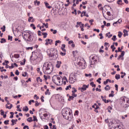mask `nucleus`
<instances>
[{
	"mask_svg": "<svg viewBox=\"0 0 129 129\" xmlns=\"http://www.w3.org/2000/svg\"><path fill=\"white\" fill-rule=\"evenodd\" d=\"M43 72L45 74H51L53 72V64L46 62L44 63L42 68Z\"/></svg>",
	"mask_w": 129,
	"mask_h": 129,
	"instance_id": "1",
	"label": "nucleus"
},
{
	"mask_svg": "<svg viewBox=\"0 0 129 129\" xmlns=\"http://www.w3.org/2000/svg\"><path fill=\"white\" fill-rule=\"evenodd\" d=\"M62 115L65 119H69V117L71 115V109L69 108L63 109L62 110Z\"/></svg>",
	"mask_w": 129,
	"mask_h": 129,
	"instance_id": "2",
	"label": "nucleus"
},
{
	"mask_svg": "<svg viewBox=\"0 0 129 129\" xmlns=\"http://www.w3.org/2000/svg\"><path fill=\"white\" fill-rule=\"evenodd\" d=\"M60 80H61V76L60 75L53 76L52 77L53 82L57 86L61 85L60 84Z\"/></svg>",
	"mask_w": 129,
	"mask_h": 129,
	"instance_id": "3",
	"label": "nucleus"
},
{
	"mask_svg": "<svg viewBox=\"0 0 129 129\" xmlns=\"http://www.w3.org/2000/svg\"><path fill=\"white\" fill-rule=\"evenodd\" d=\"M76 81H77V77L75 74H71L69 79V83H71V84H73L74 83H75Z\"/></svg>",
	"mask_w": 129,
	"mask_h": 129,
	"instance_id": "4",
	"label": "nucleus"
},
{
	"mask_svg": "<svg viewBox=\"0 0 129 129\" xmlns=\"http://www.w3.org/2000/svg\"><path fill=\"white\" fill-rule=\"evenodd\" d=\"M54 52H57V49L55 48H51L47 51V55L49 57H52Z\"/></svg>",
	"mask_w": 129,
	"mask_h": 129,
	"instance_id": "5",
	"label": "nucleus"
},
{
	"mask_svg": "<svg viewBox=\"0 0 129 129\" xmlns=\"http://www.w3.org/2000/svg\"><path fill=\"white\" fill-rule=\"evenodd\" d=\"M24 36L25 37H26V38H28V36H30L31 35H34V33L33 32H32L31 31H29V30H26L24 32Z\"/></svg>",
	"mask_w": 129,
	"mask_h": 129,
	"instance_id": "6",
	"label": "nucleus"
},
{
	"mask_svg": "<svg viewBox=\"0 0 129 129\" xmlns=\"http://www.w3.org/2000/svg\"><path fill=\"white\" fill-rule=\"evenodd\" d=\"M33 35L34 34H31L30 35H29L28 37V39L25 38V37L23 38L25 41H27V42H32L33 40H34V37H33Z\"/></svg>",
	"mask_w": 129,
	"mask_h": 129,
	"instance_id": "7",
	"label": "nucleus"
},
{
	"mask_svg": "<svg viewBox=\"0 0 129 129\" xmlns=\"http://www.w3.org/2000/svg\"><path fill=\"white\" fill-rule=\"evenodd\" d=\"M45 45L46 46H48V45H52V44H53V40L52 39H47L45 40Z\"/></svg>",
	"mask_w": 129,
	"mask_h": 129,
	"instance_id": "8",
	"label": "nucleus"
},
{
	"mask_svg": "<svg viewBox=\"0 0 129 129\" xmlns=\"http://www.w3.org/2000/svg\"><path fill=\"white\" fill-rule=\"evenodd\" d=\"M51 57H52V59L54 60L57 59L58 58V50H56V51L54 52Z\"/></svg>",
	"mask_w": 129,
	"mask_h": 129,
	"instance_id": "9",
	"label": "nucleus"
},
{
	"mask_svg": "<svg viewBox=\"0 0 129 129\" xmlns=\"http://www.w3.org/2000/svg\"><path fill=\"white\" fill-rule=\"evenodd\" d=\"M89 87V85H83V87L81 88V92H83V91H85L86 90L87 88H88Z\"/></svg>",
	"mask_w": 129,
	"mask_h": 129,
	"instance_id": "10",
	"label": "nucleus"
},
{
	"mask_svg": "<svg viewBox=\"0 0 129 129\" xmlns=\"http://www.w3.org/2000/svg\"><path fill=\"white\" fill-rule=\"evenodd\" d=\"M126 104L123 106V107L126 108V107H128L129 106V99H126Z\"/></svg>",
	"mask_w": 129,
	"mask_h": 129,
	"instance_id": "11",
	"label": "nucleus"
},
{
	"mask_svg": "<svg viewBox=\"0 0 129 129\" xmlns=\"http://www.w3.org/2000/svg\"><path fill=\"white\" fill-rule=\"evenodd\" d=\"M124 53H125V52H124V51H122L121 55L118 56V57L117 58V60H119L120 59V58H123V56H124Z\"/></svg>",
	"mask_w": 129,
	"mask_h": 129,
	"instance_id": "12",
	"label": "nucleus"
},
{
	"mask_svg": "<svg viewBox=\"0 0 129 129\" xmlns=\"http://www.w3.org/2000/svg\"><path fill=\"white\" fill-rule=\"evenodd\" d=\"M122 22V20L121 19H119L117 21L114 22L113 24V26H114V27H115V25H117V24H120V23Z\"/></svg>",
	"mask_w": 129,
	"mask_h": 129,
	"instance_id": "13",
	"label": "nucleus"
},
{
	"mask_svg": "<svg viewBox=\"0 0 129 129\" xmlns=\"http://www.w3.org/2000/svg\"><path fill=\"white\" fill-rule=\"evenodd\" d=\"M61 63L62 62L60 61H57V64H56V67L57 68H60Z\"/></svg>",
	"mask_w": 129,
	"mask_h": 129,
	"instance_id": "14",
	"label": "nucleus"
},
{
	"mask_svg": "<svg viewBox=\"0 0 129 129\" xmlns=\"http://www.w3.org/2000/svg\"><path fill=\"white\" fill-rule=\"evenodd\" d=\"M104 89L105 90H106V91H108V90H110V87L109 86V85H107L104 88Z\"/></svg>",
	"mask_w": 129,
	"mask_h": 129,
	"instance_id": "15",
	"label": "nucleus"
},
{
	"mask_svg": "<svg viewBox=\"0 0 129 129\" xmlns=\"http://www.w3.org/2000/svg\"><path fill=\"white\" fill-rule=\"evenodd\" d=\"M123 32L124 33V34H123L124 37H126V36H128V34H127V31H126V30L124 29Z\"/></svg>",
	"mask_w": 129,
	"mask_h": 129,
	"instance_id": "16",
	"label": "nucleus"
},
{
	"mask_svg": "<svg viewBox=\"0 0 129 129\" xmlns=\"http://www.w3.org/2000/svg\"><path fill=\"white\" fill-rule=\"evenodd\" d=\"M44 4H45L46 8H47V9H51V8H52V6H49V3L44 2Z\"/></svg>",
	"mask_w": 129,
	"mask_h": 129,
	"instance_id": "17",
	"label": "nucleus"
},
{
	"mask_svg": "<svg viewBox=\"0 0 129 129\" xmlns=\"http://www.w3.org/2000/svg\"><path fill=\"white\" fill-rule=\"evenodd\" d=\"M27 120L28 121V122H32V121H33V117H30L27 119Z\"/></svg>",
	"mask_w": 129,
	"mask_h": 129,
	"instance_id": "18",
	"label": "nucleus"
},
{
	"mask_svg": "<svg viewBox=\"0 0 129 129\" xmlns=\"http://www.w3.org/2000/svg\"><path fill=\"white\" fill-rule=\"evenodd\" d=\"M115 79L118 80V79H120V75L116 74L115 76Z\"/></svg>",
	"mask_w": 129,
	"mask_h": 129,
	"instance_id": "19",
	"label": "nucleus"
},
{
	"mask_svg": "<svg viewBox=\"0 0 129 129\" xmlns=\"http://www.w3.org/2000/svg\"><path fill=\"white\" fill-rule=\"evenodd\" d=\"M50 31L52 32V34H53L54 35H55V34H57V31L56 30H54V29H51Z\"/></svg>",
	"mask_w": 129,
	"mask_h": 129,
	"instance_id": "20",
	"label": "nucleus"
},
{
	"mask_svg": "<svg viewBox=\"0 0 129 129\" xmlns=\"http://www.w3.org/2000/svg\"><path fill=\"white\" fill-rule=\"evenodd\" d=\"M14 58L18 59L20 58V54H15L14 55Z\"/></svg>",
	"mask_w": 129,
	"mask_h": 129,
	"instance_id": "21",
	"label": "nucleus"
},
{
	"mask_svg": "<svg viewBox=\"0 0 129 129\" xmlns=\"http://www.w3.org/2000/svg\"><path fill=\"white\" fill-rule=\"evenodd\" d=\"M42 34L43 35V38H47V36L48 35L47 32H42Z\"/></svg>",
	"mask_w": 129,
	"mask_h": 129,
	"instance_id": "22",
	"label": "nucleus"
},
{
	"mask_svg": "<svg viewBox=\"0 0 129 129\" xmlns=\"http://www.w3.org/2000/svg\"><path fill=\"white\" fill-rule=\"evenodd\" d=\"M58 44H61V41L60 40L55 41V46H58Z\"/></svg>",
	"mask_w": 129,
	"mask_h": 129,
	"instance_id": "23",
	"label": "nucleus"
},
{
	"mask_svg": "<svg viewBox=\"0 0 129 129\" xmlns=\"http://www.w3.org/2000/svg\"><path fill=\"white\" fill-rule=\"evenodd\" d=\"M11 122L12 123L11 124V125H15L17 123V122H15V119H13L11 120Z\"/></svg>",
	"mask_w": 129,
	"mask_h": 129,
	"instance_id": "24",
	"label": "nucleus"
},
{
	"mask_svg": "<svg viewBox=\"0 0 129 129\" xmlns=\"http://www.w3.org/2000/svg\"><path fill=\"white\" fill-rule=\"evenodd\" d=\"M36 80L37 82H42L43 81V80L40 77L37 78Z\"/></svg>",
	"mask_w": 129,
	"mask_h": 129,
	"instance_id": "25",
	"label": "nucleus"
},
{
	"mask_svg": "<svg viewBox=\"0 0 129 129\" xmlns=\"http://www.w3.org/2000/svg\"><path fill=\"white\" fill-rule=\"evenodd\" d=\"M90 85H91V86H92V87H96V85H95L94 84V82H92L90 83Z\"/></svg>",
	"mask_w": 129,
	"mask_h": 129,
	"instance_id": "26",
	"label": "nucleus"
},
{
	"mask_svg": "<svg viewBox=\"0 0 129 129\" xmlns=\"http://www.w3.org/2000/svg\"><path fill=\"white\" fill-rule=\"evenodd\" d=\"M6 39L2 38L1 41H0V43H1V44H3V43H6Z\"/></svg>",
	"mask_w": 129,
	"mask_h": 129,
	"instance_id": "27",
	"label": "nucleus"
},
{
	"mask_svg": "<svg viewBox=\"0 0 129 129\" xmlns=\"http://www.w3.org/2000/svg\"><path fill=\"white\" fill-rule=\"evenodd\" d=\"M6 108H8V109H11L12 107H13V104H10V106H8V105H6Z\"/></svg>",
	"mask_w": 129,
	"mask_h": 129,
	"instance_id": "28",
	"label": "nucleus"
},
{
	"mask_svg": "<svg viewBox=\"0 0 129 129\" xmlns=\"http://www.w3.org/2000/svg\"><path fill=\"white\" fill-rule=\"evenodd\" d=\"M23 111H29V108L28 107V106H25V109H23Z\"/></svg>",
	"mask_w": 129,
	"mask_h": 129,
	"instance_id": "29",
	"label": "nucleus"
},
{
	"mask_svg": "<svg viewBox=\"0 0 129 129\" xmlns=\"http://www.w3.org/2000/svg\"><path fill=\"white\" fill-rule=\"evenodd\" d=\"M1 29L2 30V32H6V26H3V27L1 28Z\"/></svg>",
	"mask_w": 129,
	"mask_h": 129,
	"instance_id": "30",
	"label": "nucleus"
},
{
	"mask_svg": "<svg viewBox=\"0 0 129 129\" xmlns=\"http://www.w3.org/2000/svg\"><path fill=\"white\" fill-rule=\"evenodd\" d=\"M118 33V36L119 37V38H121V36H122V33L120 31H119Z\"/></svg>",
	"mask_w": 129,
	"mask_h": 129,
	"instance_id": "31",
	"label": "nucleus"
},
{
	"mask_svg": "<svg viewBox=\"0 0 129 129\" xmlns=\"http://www.w3.org/2000/svg\"><path fill=\"white\" fill-rule=\"evenodd\" d=\"M69 97L68 99L69 101H71V100H73V99L74 98L72 96H69Z\"/></svg>",
	"mask_w": 129,
	"mask_h": 129,
	"instance_id": "32",
	"label": "nucleus"
},
{
	"mask_svg": "<svg viewBox=\"0 0 129 129\" xmlns=\"http://www.w3.org/2000/svg\"><path fill=\"white\" fill-rule=\"evenodd\" d=\"M10 114L11 115L10 116V118H13L14 117V114H15V113L13 112H11Z\"/></svg>",
	"mask_w": 129,
	"mask_h": 129,
	"instance_id": "33",
	"label": "nucleus"
},
{
	"mask_svg": "<svg viewBox=\"0 0 129 129\" xmlns=\"http://www.w3.org/2000/svg\"><path fill=\"white\" fill-rule=\"evenodd\" d=\"M117 4L118 5H122V1L121 0H118L117 1Z\"/></svg>",
	"mask_w": 129,
	"mask_h": 129,
	"instance_id": "34",
	"label": "nucleus"
},
{
	"mask_svg": "<svg viewBox=\"0 0 129 129\" xmlns=\"http://www.w3.org/2000/svg\"><path fill=\"white\" fill-rule=\"evenodd\" d=\"M112 40L113 41V42H115L116 40V36L115 35L113 36V37L112 38Z\"/></svg>",
	"mask_w": 129,
	"mask_h": 129,
	"instance_id": "35",
	"label": "nucleus"
},
{
	"mask_svg": "<svg viewBox=\"0 0 129 129\" xmlns=\"http://www.w3.org/2000/svg\"><path fill=\"white\" fill-rule=\"evenodd\" d=\"M30 27L33 28V30H36V26H35V25L34 24H31L30 25Z\"/></svg>",
	"mask_w": 129,
	"mask_h": 129,
	"instance_id": "36",
	"label": "nucleus"
},
{
	"mask_svg": "<svg viewBox=\"0 0 129 129\" xmlns=\"http://www.w3.org/2000/svg\"><path fill=\"white\" fill-rule=\"evenodd\" d=\"M73 91H72V93L77 92V90L75 87L72 88Z\"/></svg>",
	"mask_w": 129,
	"mask_h": 129,
	"instance_id": "37",
	"label": "nucleus"
},
{
	"mask_svg": "<svg viewBox=\"0 0 129 129\" xmlns=\"http://www.w3.org/2000/svg\"><path fill=\"white\" fill-rule=\"evenodd\" d=\"M108 81H109V79H107V80H106V81H104V82H103V84H104V85H106L108 83Z\"/></svg>",
	"mask_w": 129,
	"mask_h": 129,
	"instance_id": "38",
	"label": "nucleus"
},
{
	"mask_svg": "<svg viewBox=\"0 0 129 129\" xmlns=\"http://www.w3.org/2000/svg\"><path fill=\"white\" fill-rule=\"evenodd\" d=\"M74 11L72 12V14H75V15L76 16V15H77V10H76V9H74Z\"/></svg>",
	"mask_w": 129,
	"mask_h": 129,
	"instance_id": "39",
	"label": "nucleus"
},
{
	"mask_svg": "<svg viewBox=\"0 0 129 129\" xmlns=\"http://www.w3.org/2000/svg\"><path fill=\"white\" fill-rule=\"evenodd\" d=\"M33 121H38V119H37V117L36 116H33Z\"/></svg>",
	"mask_w": 129,
	"mask_h": 129,
	"instance_id": "40",
	"label": "nucleus"
},
{
	"mask_svg": "<svg viewBox=\"0 0 129 129\" xmlns=\"http://www.w3.org/2000/svg\"><path fill=\"white\" fill-rule=\"evenodd\" d=\"M8 40L10 41H13V36H11L10 35L8 36Z\"/></svg>",
	"mask_w": 129,
	"mask_h": 129,
	"instance_id": "41",
	"label": "nucleus"
},
{
	"mask_svg": "<svg viewBox=\"0 0 129 129\" xmlns=\"http://www.w3.org/2000/svg\"><path fill=\"white\" fill-rule=\"evenodd\" d=\"M72 96H73V98H74V97H77V94H76L75 93H72Z\"/></svg>",
	"mask_w": 129,
	"mask_h": 129,
	"instance_id": "42",
	"label": "nucleus"
},
{
	"mask_svg": "<svg viewBox=\"0 0 129 129\" xmlns=\"http://www.w3.org/2000/svg\"><path fill=\"white\" fill-rule=\"evenodd\" d=\"M85 76H86V77H88V76H89L90 77H91L92 75L91 74H85Z\"/></svg>",
	"mask_w": 129,
	"mask_h": 129,
	"instance_id": "43",
	"label": "nucleus"
},
{
	"mask_svg": "<svg viewBox=\"0 0 129 129\" xmlns=\"http://www.w3.org/2000/svg\"><path fill=\"white\" fill-rule=\"evenodd\" d=\"M16 75L19 76L20 75V72H19V71L17 70L15 72Z\"/></svg>",
	"mask_w": 129,
	"mask_h": 129,
	"instance_id": "44",
	"label": "nucleus"
},
{
	"mask_svg": "<svg viewBox=\"0 0 129 129\" xmlns=\"http://www.w3.org/2000/svg\"><path fill=\"white\" fill-rule=\"evenodd\" d=\"M10 122V120H7L4 121L5 124H9V122Z\"/></svg>",
	"mask_w": 129,
	"mask_h": 129,
	"instance_id": "45",
	"label": "nucleus"
},
{
	"mask_svg": "<svg viewBox=\"0 0 129 129\" xmlns=\"http://www.w3.org/2000/svg\"><path fill=\"white\" fill-rule=\"evenodd\" d=\"M21 65H25L26 64V59H24L23 62H21Z\"/></svg>",
	"mask_w": 129,
	"mask_h": 129,
	"instance_id": "46",
	"label": "nucleus"
},
{
	"mask_svg": "<svg viewBox=\"0 0 129 129\" xmlns=\"http://www.w3.org/2000/svg\"><path fill=\"white\" fill-rule=\"evenodd\" d=\"M35 103V106H39L40 105V103L38 102V101H36Z\"/></svg>",
	"mask_w": 129,
	"mask_h": 129,
	"instance_id": "47",
	"label": "nucleus"
},
{
	"mask_svg": "<svg viewBox=\"0 0 129 129\" xmlns=\"http://www.w3.org/2000/svg\"><path fill=\"white\" fill-rule=\"evenodd\" d=\"M27 75H28V73H27V72H25L24 74H22V76H23V77H26V76H27Z\"/></svg>",
	"mask_w": 129,
	"mask_h": 129,
	"instance_id": "48",
	"label": "nucleus"
},
{
	"mask_svg": "<svg viewBox=\"0 0 129 129\" xmlns=\"http://www.w3.org/2000/svg\"><path fill=\"white\" fill-rule=\"evenodd\" d=\"M69 88H71V85H69L66 88V90H68Z\"/></svg>",
	"mask_w": 129,
	"mask_h": 129,
	"instance_id": "49",
	"label": "nucleus"
},
{
	"mask_svg": "<svg viewBox=\"0 0 129 129\" xmlns=\"http://www.w3.org/2000/svg\"><path fill=\"white\" fill-rule=\"evenodd\" d=\"M100 80H101V78H99L98 79V80H97V82H98V84H100V83H101V82L100 81Z\"/></svg>",
	"mask_w": 129,
	"mask_h": 129,
	"instance_id": "50",
	"label": "nucleus"
},
{
	"mask_svg": "<svg viewBox=\"0 0 129 129\" xmlns=\"http://www.w3.org/2000/svg\"><path fill=\"white\" fill-rule=\"evenodd\" d=\"M115 90L117 91L118 90V86L117 84L115 85Z\"/></svg>",
	"mask_w": 129,
	"mask_h": 129,
	"instance_id": "51",
	"label": "nucleus"
},
{
	"mask_svg": "<svg viewBox=\"0 0 129 129\" xmlns=\"http://www.w3.org/2000/svg\"><path fill=\"white\" fill-rule=\"evenodd\" d=\"M14 67H15V66H14V64L12 63V64H11V66L9 67V68L10 69H13V68H14Z\"/></svg>",
	"mask_w": 129,
	"mask_h": 129,
	"instance_id": "52",
	"label": "nucleus"
},
{
	"mask_svg": "<svg viewBox=\"0 0 129 129\" xmlns=\"http://www.w3.org/2000/svg\"><path fill=\"white\" fill-rule=\"evenodd\" d=\"M43 26H45V28H48V23H46V24L43 23Z\"/></svg>",
	"mask_w": 129,
	"mask_h": 129,
	"instance_id": "53",
	"label": "nucleus"
},
{
	"mask_svg": "<svg viewBox=\"0 0 129 129\" xmlns=\"http://www.w3.org/2000/svg\"><path fill=\"white\" fill-rule=\"evenodd\" d=\"M45 95H50V94H51V93L50 92H45Z\"/></svg>",
	"mask_w": 129,
	"mask_h": 129,
	"instance_id": "54",
	"label": "nucleus"
},
{
	"mask_svg": "<svg viewBox=\"0 0 129 129\" xmlns=\"http://www.w3.org/2000/svg\"><path fill=\"white\" fill-rule=\"evenodd\" d=\"M1 115H4V114H5V111H4V110H1Z\"/></svg>",
	"mask_w": 129,
	"mask_h": 129,
	"instance_id": "55",
	"label": "nucleus"
},
{
	"mask_svg": "<svg viewBox=\"0 0 129 129\" xmlns=\"http://www.w3.org/2000/svg\"><path fill=\"white\" fill-rule=\"evenodd\" d=\"M93 31H94V32H97V33H99L100 32L99 29H94Z\"/></svg>",
	"mask_w": 129,
	"mask_h": 129,
	"instance_id": "56",
	"label": "nucleus"
},
{
	"mask_svg": "<svg viewBox=\"0 0 129 129\" xmlns=\"http://www.w3.org/2000/svg\"><path fill=\"white\" fill-rule=\"evenodd\" d=\"M60 55L61 56H65V55H66V52H60Z\"/></svg>",
	"mask_w": 129,
	"mask_h": 129,
	"instance_id": "57",
	"label": "nucleus"
},
{
	"mask_svg": "<svg viewBox=\"0 0 129 129\" xmlns=\"http://www.w3.org/2000/svg\"><path fill=\"white\" fill-rule=\"evenodd\" d=\"M30 128L29 127L28 125H25L24 126L23 129H29Z\"/></svg>",
	"mask_w": 129,
	"mask_h": 129,
	"instance_id": "58",
	"label": "nucleus"
},
{
	"mask_svg": "<svg viewBox=\"0 0 129 129\" xmlns=\"http://www.w3.org/2000/svg\"><path fill=\"white\" fill-rule=\"evenodd\" d=\"M82 24V22H77V25H79L80 26H81Z\"/></svg>",
	"mask_w": 129,
	"mask_h": 129,
	"instance_id": "59",
	"label": "nucleus"
},
{
	"mask_svg": "<svg viewBox=\"0 0 129 129\" xmlns=\"http://www.w3.org/2000/svg\"><path fill=\"white\" fill-rule=\"evenodd\" d=\"M96 91H99V92H101V89H98V88H96Z\"/></svg>",
	"mask_w": 129,
	"mask_h": 129,
	"instance_id": "60",
	"label": "nucleus"
},
{
	"mask_svg": "<svg viewBox=\"0 0 129 129\" xmlns=\"http://www.w3.org/2000/svg\"><path fill=\"white\" fill-rule=\"evenodd\" d=\"M31 20H33V17H30L28 18V22H31Z\"/></svg>",
	"mask_w": 129,
	"mask_h": 129,
	"instance_id": "61",
	"label": "nucleus"
},
{
	"mask_svg": "<svg viewBox=\"0 0 129 129\" xmlns=\"http://www.w3.org/2000/svg\"><path fill=\"white\" fill-rule=\"evenodd\" d=\"M26 82H25V80H21V83L22 84V85H24V83H25Z\"/></svg>",
	"mask_w": 129,
	"mask_h": 129,
	"instance_id": "62",
	"label": "nucleus"
},
{
	"mask_svg": "<svg viewBox=\"0 0 129 129\" xmlns=\"http://www.w3.org/2000/svg\"><path fill=\"white\" fill-rule=\"evenodd\" d=\"M85 27H88V28H90V26L89 25L88 23L85 24Z\"/></svg>",
	"mask_w": 129,
	"mask_h": 129,
	"instance_id": "63",
	"label": "nucleus"
},
{
	"mask_svg": "<svg viewBox=\"0 0 129 129\" xmlns=\"http://www.w3.org/2000/svg\"><path fill=\"white\" fill-rule=\"evenodd\" d=\"M44 129H48L49 127L48 126V125H46L44 126Z\"/></svg>",
	"mask_w": 129,
	"mask_h": 129,
	"instance_id": "64",
	"label": "nucleus"
}]
</instances>
